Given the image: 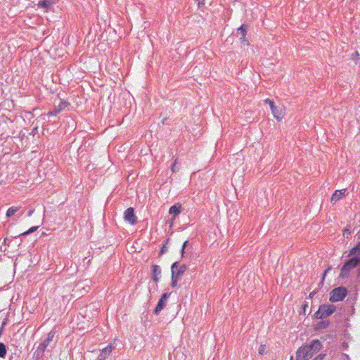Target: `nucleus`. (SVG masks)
I'll return each mask as SVG.
<instances>
[{
	"label": "nucleus",
	"instance_id": "35",
	"mask_svg": "<svg viewBox=\"0 0 360 360\" xmlns=\"http://www.w3.org/2000/svg\"><path fill=\"white\" fill-rule=\"evenodd\" d=\"M323 356L321 354L319 355L317 357H316L314 360H322Z\"/></svg>",
	"mask_w": 360,
	"mask_h": 360
},
{
	"label": "nucleus",
	"instance_id": "36",
	"mask_svg": "<svg viewBox=\"0 0 360 360\" xmlns=\"http://www.w3.org/2000/svg\"><path fill=\"white\" fill-rule=\"evenodd\" d=\"M34 212V210H31L29 211L28 214H27V216L28 217H30L32 216V214H33V212Z\"/></svg>",
	"mask_w": 360,
	"mask_h": 360
},
{
	"label": "nucleus",
	"instance_id": "30",
	"mask_svg": "<svg viewBox=\"0 0 360 360\" xmlns=\"http://www.w3.org/2000/svg\"><path fill=\"white\" fill-rule=\"evenodd\" d=\"M330 269H331V268H330V267H328V269H326L324 271V272H323V276H322L323 280H324V279H325V277H326V274L328 273V271H329Z\"/></svg>",
	"mask_w": 360,
	"mask_h": 360
},
{
	"label": "nucleus",
	"instance_id": "26",
	"mask_svg": "<svg viewBox=\"0 0 360 360\" xmlns=\"http://www.w3.org/2000/svg\"><path fill=\"white\" fill-rule=\"evenodd\" d=\"M265 103H268V104L269 105V106H270V108H271V110H272V109H273V108L276 107V105H274V101H271V100H270V99H269V98H267V99H266V100H265Z\"/></svg>",
	"mask_w": 360,
	"mask_h": 360
},
{
	"label": "nucleus",
	"instance_id": "12",
	"mask_svg": "<svg viewBox=\"0 0 360 360\" xmlns=\"http://www.w3.org/2000/svg\"><path fill=\"white\" fill-rule=\"evenodd\" d=\"M56 0H42L39 1L38 7L48 9L55 4Z\"/></svg>",
	"mask_w": 360,
	"mask_h": 360
},
{
	"label": "nucleus",
	"instance_id": "8",
	"mask_svg": "<svg viewBox=\"0 0 360 360\" xmlns=\"http://www.w3.org/2000/svg\"><path fill=\"white\" fill-rule=\"evenodd\" d=\"M54 336L55 332L53 330L50 331L47 335V338L39 345L38 347L40 348V349H42L45 352L48 347L51 346L50 343L53 341Z\"/></svg>",
	"mask_w": 360,
	"mask_h": 360
},
{
	"label": "nucleus",
	"instance_id": "2",
	"mask_svg": "<svg viewBox=\"0 0 360 360\" xmlns=\"http://www.w3.org/2000/svg\"><path fill=\"white\" fill-rule=\"evenodd\" d=\"M359 263L360 258L356 256L347 260L342 267L341 273L339 277L341 278H345L347 277L349 271L354 267L357 266Z\"/></svg>",
	"mask_w": 360,
	"mask_h": 360
},
{
	"label": "nucleus",
	"instance_id": "5",
	"mask_svg": "<svg viewBox=\"0 0 360 360\" xmlns=\"http://www.w3.org/2000/svg\"><path fill=\"white\" fill-rule=\"evenodd\" d=\"M187 266L186 264H182L179 266V262H175L172 264L171 270L172 276L180 278L184 273L186 271Z\"/></svg>",
	"mask_w": 360,
	"mask_h": 360
},
{
	"label": "nucleus",
	"instance_id": "3",
	"mask_svg": "<svg viewBox=\"0 0 360 360\" xmlns=\"http://www.w3.org/2000/svg\"><path fill=\"white\" fill-rule=\"evenodd\" d=\"M335 310L334 305H321L319 310L314 314V316L316 319H323L330 316Z\"/></svg>",
	"mask_w": 360,
	"mask_h": 360
},
{
	"label": "nucleus",
	"instance_id": "9",
	"mask_svg": "<svg viewBox=\"0 0 360 360\" xmlns=\"http://www.w3.org/2000/svg\"><path fill=\"white\" fill-rule=\"evenodd\" d=\"M112 350V347L111 345L103 348L101 350L97 360H105L110 355Z\"/></svg>",
	"mask_w": 360,
	"mask_h": 360
},
{
	"label": "nucleus",
	"instance_id": "29",
	"mask_svg": "<svg viewBox=\"0 0 360 360\" xmlns=\"http://www.w3.org/2000/svg\"><path fill=\"white\" fill-rule=\"evenodd\" d=\"M172 170L173 172H175L179 170V167H176V162H174L172 166Z\"/></svg>",
	"mask_w": 360,
	"mask_h": 360
},
{
	"label": "nucleus",
	"instance_id": "24",
	"mask_svg": "<svg viewBox=\"0 0 360 360\" xmlns=\"http://www.w3.org/2000/svg\"><path fill=\"white\" fill-rule=\"evenodd\" d=\"M179 278L172 275V286L176 287Z\"/></svg>",
	"mask_w": 360,
	"mask_h": 360
},
{
	"label": "nucleus",
	"instance_id": "32",
	"mask_svg": "<svg viewBox=\"0 0 360 360\" xmlns=\"http://www.w3.org/2000/svg\"><path fill=\"white\" fill-rule=\"evenodd\" d=\"M317 291L316 290H314L312 291L310 294H309V297L310 298H312L316 294Z\"/></svg>",
	"mask_w": 360,
	"mask_h": 360
},
{
	"label": "nucleus",
	"instance_id": "11",
	"mask_svg": "<svg viewBox=\"0 0 360 360\" xmlns=\"http://www.w3.org/2000/svg\"><path fill=\"white\" fill-rule=\"evenodd\" d=\"M271 112L276 120H280L282 119L283 116V107L276 106L275 108H273V109L271 110Z\"/></svg>",
	"mask_w": 360,
	"mask_h": 360
},
{
	"label": "nucleus",
	"instance_id": "20",
	"mask_svg": "<svg viewBox=\"0 0 360 360\" xmlns=\"http://www.w3.org/2000/svg\"><path fill=\"white\" fill-rule=\"evenodd\" d=\"M328 325H329L328 321H319L317 323L316 328L318 330L324 329V328H327Z\"/></svg>",
	"mask_w": 360,
	"mask_h": 360
},
{
	"label": "nucleus",
	"instance_id": "14",
	"mask_svg": "<svg viewBox=\"0 0 360 360\" xmlns=\"http://www.w3.org/2000/svg\"><path fill=\"white\" fill-rule=\"evenodd\" d=\"M345 190L336 191L331 196V202H335L338 201L345 194Z\"/></svg>",
	"mask_w": 360,
	"mask_h": 360
},
{
	"label": "nucleus",
	"instance_id": "4",
	"mask_svg": "<svg viewBox=\"0 0 360 360\" xmlns=\"http://www.w3.org/2000/svg\"><path fill=\"white\" fill-rule=\"evenodd\" d=\"M347 290L344 287H338L330 292V301L335 302L342 300L347 295Z\"/></svg>",
	"mask_w": 360,
	"mask_h": 360
},
{
	"label": "nucleus",
	"instance_id": "34",
	"mask_svg": "<svg viewBox=\"0 0 360 360\" xmlns=\"http://www.w3.org/2000/svg\"><path fill=\"white\" fill-rule=\"evenodd\" d=\"M323 356L321 354L319 355L317 357H316L314 360H322Z\"/></svg>",
	"mask_w": 360,
	"mask_h": 360
},
{
	"label": "nucleus",
	"instance_id": "15",
	"mask_svg": "<svg viewBox=\"0 0 360 360\" xmlns=\"http://www.w3.org/2000/svg\"><path fill=\"white\" fill-rule=\"evenodd\" d=\"M165 301H163L160 299L159 300L158 303L155 309H154V314L155 315H158L160 312L164 309V307H165Z\"/></svg>",
	"mask_w": 360,
	"mask_h": 360
},
{
	"label": "nucleus",
	"instance_id": "13",
	"mask_svg": "<svg viewBox=\"0 0 360 360\" xmlns=\"http://www.w3.org/2000/svg\"><path fill=\"white\" fill-rule=\"evenodd\" d=\"M181 205L180 204H175L172 205L169 210L170 214H173L174 217L177 216L181 212Z\"/></svg>",
	"mask_w": 360,
	"mask_h": 360
},
{
	"label": "nucleus",
	"instance_id": "6",
	"mask_svg": "<svg viewBox=\"0 0 360 360\" xmlns=\"http://www.w3.org/2000/svg\"><path fill=\"white\" fill-rule=\"evenodd\" d=\"M124 218L125 221H127L131 224L134 225L137 222V218L134 214V210L132 207L127 208L124 214Z\"/></svg>",
	"mask_w": 360,
	"mask_h": 360
},
{
	"label": "nucleus",
	"instance_id": "33",
	"mask_svg": "<svg viewBox=\"0 0 360 360\" xmlns=\"http://www.w3.org/2000/svg\"><path fill=\"white\" fill-rule=\"evenodd\" d=\"M346 234L347 235L350 234V231H349V230L348 229H344V235H346Z\"/></svg>",
	"mask_w": 360,
	"mask_h": 360
},
{
	"label": "nucleus",
	"instance_id": "27",
	"mask_svg": "<svg viewBox=\"0 0 360 360\" xmlns=\"http://www.w3.org/2000/svg\"><path fill=\"white\" fill-rule=\"evenodd\" d=\"M169 295H170L169 293H167V292L163 293V294L162 295V296H161L160 300H163V301H165V302H166V301H167V300L168 299V297H169Z\"/></svg>",
	"mask_w": 360,
	"mask_h": 360
},
{
	"label": "nucleus",
	"instance_id": "19",
	"mask_svg": "<svg viewBox=\"0 0 360 360\" xmlns=\"http://www.w3.org/2000/svg\"><path fill=\"white\" fill-rule=\"evenodd\" d=\"M19 208L18 207H11L8 209L6 212V217L9 218L12 217L15 212L18 211Z\"/></svg>",
	"mask_w": 360,
	"mask_h": 360
},
{
	"label": "nucleus",
	"instance_id": "7",
	"mask_svg": "<svg viewBox=\"0 0 360 360\" xmlns=\"http://www.w3.org/2000/svg\"><path fill=\"white\" fill-rule=\"evenodd\" d=\"M69 105H70V103L68 102H67V101H61L58 106L54 108L53 110L49 111L47 113V115L49 117H50V116H56L59 112H60L61 111L65 110L66 108H68Z\"/></svg>",
	"mask_w": 360,
	"mask_h": 360
},
{
	"label": "nucleus",
	"instance_id": "23",
	"mask_svg": "<svg viewBox=\"0 0 360 360\" xmlns=\"http://www.w3.org/2000/svg\"><path fill=\"white\" fill-rule=\"evenodd\" d=\"M39 226H32L31 227L28 231L24 232L23 233H22V235L23 236H25V235H28L31 233H33L34 231H35L37 229H38Z\"/></svg>",
	"mask_w": 360,
	"mask_h": 360
},
{
	"label": "nucleus",
	"instance_id": "17",
	"mask_svg": "<svg viewBox=\"0 0 360 360\" xmlns=\"http://www.w3.org/2000/svg\"><path fill=\"white\" fill-rule=\"evenodd\" d=\"M248 27L245 25H242L238 29V34H240V39L245 40V37L247 33Z\"/></svg>",
	"mask_w": 360,
	"mask_h": 360
},
{
	"label": "nucleus",
	"instance_id": "22",
	"mask_svg": "<svg viewBox=\"0 0 360 360\" xmlns=\"http://www.w3.org/2000/svg\"><path fill=\"white\" fill-rule=\"evenodd\" d=\"M360 254V242L356 244V245L350 251V255H356Z\"/></svg>",
	"mask_w": 360,
	"mask_h": 360
},
{
	"label": "nucleus",
	"instance_id": "18",
	"mask_svg": "<svg viewBox=\"0 0 360 360\" xmlns=\"http://www.w3.org/2000/svg\"><path fill=\"white\" fill-rule=\"evenodd\" d=\"M44 351L42 349H40L39 347H37L36 351L34 352L33 357L36 360L41 359L44 356Z\"/></svg>",
	"mask_w": 360,
	"mask_h": 360
},
{
	"label": "nucleus",
	"instance_id": "16",
	"mask_svg": "<svg viewBox=\"0 0 360 360\" xmlns=\"http://www.w3.org/2000/svg\"><path fill=\"white\" fill-rule=\"evenodd\" d=\"M189 243L188 240H186L182 245L181 250V257H186V255L189 251Z\"/></svg>",
	"mask_w": 360,
	"mask_h": 360
},
{
	"label": "nucleus",
	"instance_id": "28",
	"mask_svg": "<svg viewBox=\"0 0 360 360\" xmlns=\"http://www.w3.org/2000/svg\"><path fill=\"white\" fill-rule=\"evenodd\" d=\"M167 251V248L166 246V244L163 245V247L160 250V255L165 254Z\"/></svg>",
	"mask_w": 360,
	"mask_h": 360
},
{
	"label": "nucleus",
	"instance_id": "1",
	"mask_svg": "<svg viewBox=\"0 0 360 360\" xmlns=\"http://www.w3.org/2000/svg\"><path fill=\"white\" fill-rule=\"evenodd\" d=\"M322 344L319 340H314L309 345H305L297 349L296 353L297 360H309L314 353L319 351Z\"/></svg>",
	"mask_w": 360,
	"mask_h": 360
},
{
	"label": "nucleus",
	"instance_id": "25",
	"mask_svg": "<svg viewBox=\"0 0 360 360\" xmlns=\"http://www.w3.org/2000/svg\"><path fill=\"white\" fill-rule=\"evenodd\" d=\"M258 352L259 354H264L266 352V345H261L258 349Z\"/></svg>",
	"mask_w": 360,
	"mask_h": 360
},
{
	"label": "nucleus",
	"instance_id": "21",
	"mask_svg": "<svg viewBox=\"0 0 360 360\" xmlns=\"http://www.w3.org/2000/svg\"><path fill=\"white\" fill-rule=\"evenodd\" d=\"M6 354V347L3 342H0V357L4 358Z\"/></svg>",
	"mask_w": 360,
	"mask_h": 360
},
{
	"label": "nucleus",
	"instance_id": "31",
	"mask_svg": "<svg viewBox=\"0 0 360 360\" xmlns=\"http://www.w3.org/2000/svg\"><path fill=\"white\" fill-rule=\"evenodd\" d=\"M9 243H10V240L7 238H5L4 240V244L9 245Z\"/></svg>",
	"mask_w": 360,
	"mask_h": 360
},
{
	"label": "nucleus",
	"instance_id": "10",
	"mask_svg": "<svg viewBox=\"0 0 360 360\" xmlns=\"http://www.w3.org/2000/svg\"><path fill=\"white\" fill-rule=\"evenodd\" d=\"M152 272H153V280L155 281V282H158L159 281V276L161 274V268L160 266L157 265V264H153L152 266Z\"/></svg>",
	"mask_w": 360,
	"mask_h": 360
},
{
	"label": "nucleus",
	"instance_id": "37",
	"mask_svg": "<svg viewBox=\"0 0 360 360\" xmlns=\"http://www.w3.org/2000/svg\"><path fill=\"white\" fill-rule=\"evenodd\" d=\"M323 281H324V280H323V278H322V279H321V282L319 283V288H321V287L323 285Z\"/></svg>",
	"mask_w": 360,
	"mask_h": 360
}]
</instances>
